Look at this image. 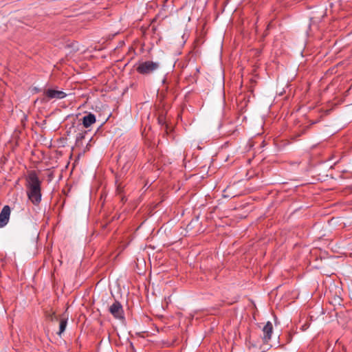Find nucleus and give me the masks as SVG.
Here are the masks:
<instances>
[{
  "label": "nucleus",
  "instance_id": "f257e3e1",
  "mask_svg": "<svg viewBox=\"0 0 352 352\" xmlns=\"http://www.w3.org/2000/svg\"><path fill=\"white\" fill-rule=\"evenodd\" d=\"M26 193L28 199L34 206H38L41 201V181L34 170L28 173L25 178Z\"/></svg>",
  "mask_w": 352,
  "mask_h": 352
},
{
  "label": "nucleus",
  "instance_id": "f03ea898",
  "mask_svg": "<svg viewBox=\"0 0 352 352\" xmlns=\"http://www.w3.org/2000/svg\"><path fill=\"white\" fill-rule=\"evenodd\" d=\"M160 65L152 60L140 61L135 65V69L140 74L147 76L158 70Z\"/></svg>",
  "mask_w": 352,
  "mask_h": 352
},
{
  "label": "nucleus",
  "instance_id": "7ed1b4c3",
  "mask_svg": "<svg viewBox=\"0 0 352 352\" xmlns=\"http://www.w3.org/2000/svg\"><path fill=\"white\" fill-rule=\"evenodd\" d=\"M44 98L42 99L43 102H47L52 99H63L66 97L67 94L63 91L48 89L43 92Z\"/></svg>",
  "mask_w": 352,
  "mask_h": 352
},
{
  "label": "nucleus",
  "instance_id": "20e7f679",
  "mask_svg": "<svg viewBox=\"0 0 352 352\" xmlns=\"http://www.w3.org/2000/svg\"><path fill=\"white\" fill-rule=\"evenodd\" d=\"M109 311L116 319H124L123 307L119 301L115 300L114 302L109 307Z\"/></svg>",
  "mask_w": 352,
  "mask_h": 352
},
{
  "label": "nucleus",
  "instance_id": "39448f33",
  "mask_svg": "<svg viewBox=\"0 0 352 352\" xmlns=\"http://www.w3.org/2000/svg\"><path fill=\"white\" fill-rule=\"evenodd\" d=\"M10 215V208L9 206H4L0 212V228L7 225Z\"/></svg>",
  "mask_w": 352,
  "mask_h": 352
},
{
  "label": "nucleus",
  "instance_id": "423d86ee",
  "mask_svg": "<svg viewBox=\"0 0 352 352\" xmlns=\"http://www.w3.org/2000/svg\"><path fill=\"white\" fill-rule=\"evenodd\" d=\"M263 340L264 342H267L272 337L273 332V326L271 322L268 321L263 327Z\"/></svg>",
  "mask_w": 352,
  "mask_h": 352
},
{
  "label": "nucleus",
  "instance_id": "0eeeda50",
  "mask_svg": "<svg viewBox=\"0 0 352 352\" xmlns=\"http://www.w3.org/2000/svg\"><path fill=\"white\" fill-rule=\"evenodd\" d=\"M96 116L89 113L88 115L85 116L82 118V124L85 128L89 127L91 124L96 122Z\"/></svg>",
  "mask_w": 352,
  "mask_h": 352
},
{
  "label": "nucleus",
  "instance_id": "6e6552de",
  "mask_svg": "<svg viewBox=\"0 0 352 352\" xmlns=\"http://www.w3.org/2000/svg\"><path fill=\"white\" fill-rule=\"evenodd\" d=\"M67 324V318H62L60 320L59 324V331L58 332V334L60 336L65 330Z\"/></svg>",
  "mask_w": 352,
  "mask_h": 352
},
{
  "label": "nucleus",
  "instance_id": "1a4fd4ad",
  "mask_svg": "<svg viewBox=\"0 0 352 352\" xmlns=\"http://www.w3.org/2000/svg\"><path fill=\"white\" fill-rule=\"evenodd\" d=\"M132 165L131 161H127L122 166V173L126 174L128 170L130 169L131 166Z\"/></svg>",
  "mask_w": 352,
  "mask_h": 352
},
{
  "label": "nucleus",
  "instance_id": "9d476101",
  "mask_svg": "<svg viewBox=\"0 0 352 352\" xmlns=\"http://www.w3.org/2000/svg\"><path fill=\"white\" fill-rule=\"evenodd\" d=\"M87 133V131H82L80 133H78L76 135V142H81L85 136V134Z\"/></svg>",
  "mask_w": 352,
  "mask_h": 352
},
{
  "label": "nucleus",
  "instance_id": "9b49d317",
  "mask_svg": "<svg viewBox=\"0 0 352 352\" xmlns=\"http://www.w3.org/2000/svg\"><path fill=\"white\" fill-rule=\"evenodd\" d=\"M158 122L161 125L165 124V119H164V118L163 116H159V118H158Z\"/></svg>",
  "mask_w": 352,
  "mask_h": 352
}]
</instances>
